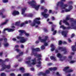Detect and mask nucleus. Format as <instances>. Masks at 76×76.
<instances>
[{"label":"nucleus","instance_id":"nucleus-28","mask_svg":"<svg viewBox=\"0 0 76 76\" xmlns=\"http://www.w3.org/2000/svg\"><path fill=\"white\" fill-rule=\"evenodd\" d=\"M50 58L51 60H53L54 61H56V58L54 57L51 56L50 57Z\"/></svg>","mask_w":76,"mask_h":76},{"label":"nucleus","instance_id":"nucleus-20","mask_svg":"<svg viewBox=\"0 0 76 76\" xmlns=\"http://www.w3.org/2000/svg\"><path fill=\"white\" fill-rule=\"evenodd\" d=\"M56 56L59 58L60 60V59L62 57V55L60 53H58L57 54Z\"/></svg>","mask_w":76,"mask_h":76},{"label":"nucleus","instance_id":"nucleus-30","mask_svg":"<svg viewBox=\"0 0 76 76\" xmlns=\"http://www.w3.org/2000/svg\"><path fill=\"white\" fill-rule=\"evenodd\" d=\"M70 63H71V64L72 63H75V61H72V60H69L68 61Z\"/></svg>","mask_w":76,"mask_h":76},{"label":"nucleus","instance_id":"nucleus-17","mask_svg":"<svg viewBox=\"0 0 76 76\" xmlns=\"http://www.w3.org/2000/svg\"><path fill=\"white\" fill-rule=\"evenodd\" d=\"M57 69V68L56 67L50 68H49V70H50V71H52V70L54 71L56 70Z\"/></svg>","mask_w":76,"mask_h":76},{"label":"nucleus","instance_id":"nucleus-5","mask_svg":"<svg viewBox=\"0 0 76 76\" xmlns=\"http://www.w3.org/2000/svg\"><path fill=\"white\" fill-rule=\"evenodd\" d=\"M25 63L26 64H28L29 66H31L32 65H34L36 64V60L35 59L32 60L31 61H25Z\"/></svg>","mask_w":76,"mask_h":76},{"label":"nucleus","instance_id":"nucleus-14","mask_svg":"<svg viewBox=\"0 0 76 76\" xmlns=\"http://www.w3.org/2000/svg\"><path fill=\"white\" fill-rule=\"evenodd\" d=\"M68 69H69V67H66L63 69V71L65 72L66 73H70V72H73V70L72 69L68 70Z\"/></svg>","mask_w":76,"mask_h":76},{"label":"nucleus","instance_id":"nucleus-52","mask_svg":"<svg viewBox=\"0 0 76 76\" xmlns=\"http://www.w3.org/2000/svg\"><path fill=\"white\" fill-rule=\"evenodd\" d=\"M15 51H16L17 52H19V50L17 49H16Z\"/></svg>","mask_w":76,"mask_h":76},{"label":"nucleus","instance_id":"nucleus-39","mask_svg":"<svg viewBox=\"0 0 76 76\" xmlns=\"http://www.w3.org/2000/svg\"><path fill=\"white\" fill-rule=\"evenodd\" d=\"M1 76H6V75L4 73H2L1 74Z\"/></svg>","mask_w":76,"mask_h":76},{"label":"nucleus","instance_id":"nucleus-21","mask_svg":"<svg viewBox=\"0 0 76 76\" xmlns=\"http://www.w3.org/2000/svg\"><path fill=\"white\" fill-rule=\"evenodd\" d=\"M4 42H6V43L4 44V46H5V47H7V46H8V45H9V44L6 42V41H7V39L4 38Z\"/></svg>","mask_w":76,"mask_h":76},{"label":"nucleus","instance_id":"nucleus-10","mask_svg":"<svg viewBox=\"0 0 76 76\" xmlns=\"http://www.w3.org/2000/svg\"><path fill=\"white\" fill-rule=\"evenodd\" d=\"M18 32L20 33V34H19L20 36L22 35H23V34H24L26 37H28V36L29 35V34L26 33V32L23 30H19Z\"/></svg>","mask_w":76,"mask_h":76},{"label":"nucleus","instance_id":"nucleus-51","mask_svg":"<svg viewBox=\"0 0 76 76\" xmlns=\"http://www.w3.org/2000/svg\"><path fill=\"white\" fill-rule=\"evenodd\" d=\"M68 40L69 42H72V40H70V39H68Z\"/></svg>","mask_w":76,"mask_h":76},{"label":"nucleus","instance_id":"nucleus-46","mask_svg":"<svg viewBox=\"0 0 76 76\" xmlns=\"http://www.w3.org/2000/svg\"><path fill=\"white\" fill-rule=\"evenodd\" d=\"M10 76H15V75L13 73H12L10 75Z\"/></svg>","mask_w":76,"mask_h":76},{"label":"nucleus","instance_id":"nucleus-44","mask_svg":"<svg viewBox=\"0 0 76 76\" xmlns=\"http://www.w3.org/2000/svg\"><path fill=\"white\" fill-rule=\"evenodd\" d=\"M22 54H23V52L21 53L20 54V55L19 56H17V58H18V57H19V56H22Z\"/></svg>","mask_w":76,"mask_h":76},{"label":"nucleus","instance_id":"nucleus-35","mask_svg":"<svg viewBox=\"0 0 76 76\" xmlns=\"http://www.w3.org/2000/svg\"><path fill=\"white\" fill-rule=\"evenodd\" d=\"M29 76V73H26L23 75V76Z\"/></svg>","mask_w":76,"mask_h":76},{"label":"nucleus","instance_id":"nucleus-27","mask_svg":"<svg viewBox=\"0 0 76 76\" xmlns=\"http://www.w3.org/2000/svg\"><path fill=\"white\" fill-rule=\"evenodd\" d=\"M0 16L2 17V18H4L6 17L5 15H3V14L2 12H0Z\"/></svg>","mask_w":76,"mask_h":76},{"label":"nucleus","instance_id":"nucleus-56","mask_svg":"<svg viewBox=\"0 0 76 76\" xmlns=\"http://www.w3.org/2000/svg\"><path fill=\"white\" fill-rule=\"evenodd\" d=\"M15 48H18L19 47V46L18 45H16L15 46Z\"/></svg>","mask_w":76,"mask_h":76},{"label":"nucleus","instance_id":"nucleus-18","mask_svg":"<svg viewBox=\"0 0 76 76\" xmlns=\"http://www.w3.org/2000/svg\"><path fill=\"white\" fill-rule=\"evenodd\" d=\"M50 46L51 48V51H54L55 48V46L54 45L52 44H51Z\"/></svg>","mask_w":76,"mask_h":76},{"label":"nucleus","instance_id":"nucleus-12","mask_svg":"<svg viewBox=\"0 0 76 76\" xmlns=\"http://www.w3.org/2000/svg\"><path fill=\"white\" fill-rule=\"evenodd\" d=\"M16 38L18 39H21V40H20V42H21V43H23L24 42H26V40L25 39V38L23 37H21L19 36H17Z\"/></svg>","mask_w":76,"mask_h":76},{"label":"nucleus","instance_id":"nucleus-37","mask_svg":"<svg viewBox=\"0 0 76 76\" xmlns=\"http://www.w3.org/2000/svg\"><path fill=\"white\" fill-rule=\"evenodd\" d=\"M41 50H44V49H45V46H44V45H42L41 47Z\"/></svg>","mask_w":76,"mask_h":76},{"label":"nucleus","instance_id":"nucleus-41","mask_svg":"<svg viewBox=\"0 0 76 76\" xmlns=\"http://www.w3.org/2000/svg\"><path fill=\"white\" fill-rule=\"evenodd\" d=\"M68 60H70L71 59H72V56H68Z\"/></svg>","mask_w":76,"mask_h":76},{"label":"nucleus","instance_id":"nucleus-60","mask_svg":"<svg viewBox=\"0 0 76 76\" xmlns=\"http://www.w3.org/2000/svg\"><path fill=\"white\" fill-rule=\"evenodd\" d=\"M9 61V59H5V61Z\"/></svg>","mask_w":76,"mask_h":76},{"label":"nucleus","instance_id":"nucleus-33","mask_svg":"<svg viewBox=\"0 0 76 76\" xmlns=\"http://www.w3.org/2000/svg\"><path fill=\"white\" fill-rule=\"evenodd\" d=\"M28 17H32L33 16V14H29L27 15Z\"/></svg>","mask_w":76,"mask_h":76},{"label":"nucleus","instance_id":"nucleus-64","mask_svg":"<svg viewBox=\"0 0 76 76\" xmlns=\"http://www.w3.org/2000/svg\"><path fill=\"white\" fill-rule=\"evenodd\" d=\"M52 12V11L51 10H49V13H51Z\"/></svg>","mask_w":76,"mask_h":76},{"label":"nucleus","instance_id":"nucleus-2","mask_svg":"<svg viewBox=\"0 0 76 76\" xmlns=\"http://www.w3.org/2000/svg\"><path fill=\"white\" fill-rule=\"evenodd\" d=\"M40 20V18H36L33 20V23L31 24L30 25L32 26H35L36 28L38 27L37 25L40 24V21H39Z\"/></svg>","mask_w":76,"mask_h":76},{"label":"nucleus","instance_id":"nucleus-22","mask_svg":"<svg viewBox=\"0 0 76 76\" xmlns=\"http://www.w3.org/2000/svg\"><path fill=\"white\" fill-rule=\"evenodd\" d=\"M8 22H9V20H7L5 21V22L2 23L1 24V26H2L3 25H6V24L7 23H8Z\"/></svg>","mask_w":76,"mask_h":76},{"label":"nucleus","instance_id":"nucleus-1","mask_svg":"<svg viewBox=\"0 0 76 76\" xmlns=\"http://www.w3.org/2000/svg\"><path fill=\"white\" fill-rule=\"evenodd\" d=\"M48 37L46 36L45 37L44 39H42V37H39L38 38V40H37L35 42L36 44H38L39 43L40 41L41 42H43L44 43V44L45 46H47L48 45V43L47 42L48 41Z\"/></svg>","mask_w":76,"mask_h":76},{"label":"nucleus","instance_id":"nucleus-45","mask_svg":"<svg viewBox=\"0 0 76 76\" xmlns=\"http://www.w3.org/2000/svg\"><path fill=\"white\" fill-rule=\"evenodd\" d=\"M20 70H21V71H23L25 70V69L23 68H20Z\"/></svg>","mask_w":76,"mask_h":76},{"label":"nucleus","instance_id":"nucleus-15","mask_svg":"<svg viewBox=\"0 0 76 76\" xmlns=\"http://www.w3.org/2000/svg\"><path fill=\"white\" fill-rule=\"evenodd\" d=\"M19 14V12L17 11H14L12 13V15L13 16H16Z\"/></svg>","mask_w":76,"mask_h":76},{"label":"nucleus","instance_id":"nucleus-59","mask_svg":"<svg viewBox=\"0 0 76 76\" xmlns=\"http://www.w3.org/2000/svg\"><path fill=\"white\" fill-rule=\"evenodd\" d=\"M23 45H21V46H20V47H21V48H23Z\"/></svg>","mask_w":76,"mask_h":76},{"label":"nucleus","instance_id":"nucleus-43","mask_svg":"<svg viewBox=\"0 0 76 76\" xmlns=\"http://www.w3.org/2000/svg\"><path fill=\"white\" fill-rule=\"evenodd\" d=\"M34 55L35 56H38V57H41V55H37V54H34Z\"/></svg>","mask_w":76,"mask_h":76},{"label":"nucleus","instance_id":"nucleus-58","mask_svg":"<svg viewBox=\"0 0 76 76\" xmlns=\"http://www.w3.org/2000/svg\"><path fill=\"white\" fill-rule=\"evenodd\" d=\"M52 64V63H50L48 64V66H51V65Z\"/></svg>","mask_w":76,"mask_h":76},{"label":"nucleus","instance_id":"nucleus-62","mask_svg":"<svg viewBox=\"0 0 76 76\" xmlns=\"http://www.w3.org/2000/svg\"><path fill=\"white\" fill-rule=\"evenodd\" d=\"M44 1L43 0H42L41 1V3H43V2H44Z\"/></svg>","mask_w":76,"mask_h":76},{"label":"nucleus","instance_id":"nucleus-6","mask_svg":"<svg viewBox=\"0 0 76 76\" xmlns=\"http://www.w3.org/2000/svg\"><path fill=\"white\" fill-rule=\"evenodd\" d=\"M57 49L58 50H55L56 53H58V51H59V50L61 51H63L64 52V54H66V53H67V50H66V49H64L62 47H58Z\"/></svg>","mask_w":76,"mask_h":76},{"label":"nucleus","instance_id":"nucleus-9","mask_svg":"<svg viewBox=\"0 0 76 76\" xmlns=\"http://www.w3.org/2000/svg\"><path fill=\"white\" fill-rule=\"evenodd\" d=\"M1 66H2V69L1 70V71L4 70L5 69H6V70H7V69H9L10 67V65L6 66L4 64H2Z\"/></svg>","mask_w":76,"mask_h":76},{"label":"nucleus","instance_id":"nucleus-23","mask_svg":"<svg viewBox=\"0 0 76 76\" xmlns=\"http://www.w3.org/2000/svg\"><path fill=\"white\" fill-rule=\"evenodd\" d=\"M32 53H33V52L34 51H40V50H39V48H37L36 49H32Z\"/></svg>","mask_w":76,"mask_h":76},{"label":"nucleus","instance_id":"nucleus-25","mask_svg":"<svg viewBox=\"0 0 76 76\" xmlns=\"http://www.w3.org/2000/svg\"><path fill=\"white\" fill-rule=\"evenodd\" d=\"M76 26V21L73 22L71 24V26L73 27L74 26Z\"/></svg>","mask_w":76,"mask_h":76},{"label":"nucleus","instance_id":"nucleus-29","mask_svg":"<svg viewBox=\"0 0 76 76\" xmlns=\"http://www.w3.org/2000/svg\"><path fill=\"white\" fill-rule=\"evenodd\" d=\"M26 24H28V21H25V23H22L20 26V27H22V26H23V25H25Z\"/></svg>","mask_w":76,"mask_h":76},{"label":"nucleus","instance_id":"nucleus-49","mask_svg":"<svg viewBox=\"0 0 76 76\" xmlns=\"http://www.w3.org/2000/svg\"><path fill=\"white\" fill-rule=\"evenodd\" d=\"M56 75H57L58 76H61V75L59 74V73L58 72H56Z\"/></svg>","mask_w":76,"mask_h":76},{"label":"nucleus","instance_id":"nucleus-13","mask_svg":"<svg viewBox=\"0 0 76 76\" xmlns=\"http://www.w3.org/2000/svg\"><path fill=\"white\" fill-rule=\"evenodd\" d=\"M69 19H70V15H68L66 20H64L63 21V23H65V25H67V26H69V24L67 22V20H69Z\"/></svg>","mask_w":76,"mask_h":76},{"label":"nucleus","instance_id":"nucleus-50","mask_svg":"<svg viewBox=\"0 0 76 76\" xmlns=\"http://www.w3.org/2000/svg\"><path fill=\"white\" fill-rule=\"evenodd\" d=\"M74 37H75V34H72L71 36V38H73Z\"/></svg>","mask_w":76,"mask_h":76},{"label":"nucleus","instance_id":"nucleus-7","mask_svg":"<svg viewBox=\"0 0 76 76\" xmlns=\"http://www.w3.org/2000/svg\"><path fill=\"white\" fill-rule=\"evenodd\" d=\"M66 7L65 8L62 9L61 8V9L62 10L61 11V13H64V12H70V10L71 9H72V6H69V9H65L66 8Z\"/></svg>","mask_w":76,"mask_h":76},{"label":"nucleus","instance_id":"nucleus-19","mask_svg":"<svg viewBox=\"0 0 76 76\" xmlns=\"http://www.w3.org/2000/svg\"><path fill=\"white\" fill-rule=\"evenodd\" d=\"M25 10H26V8L23 9L22 12V15H23L24 16H26V14H24V13H25Z\"/></svg>","mask_w":76,"mask_h":76},{"label":"nucleus","instance_id":"nucleus-57","mask_svg":"<svg viewBox=\"0 0 76 76\" xmlns=\"http://www.w3.org/2000/svg\"><path fill=\"white\" fill-rule=\"evenodd\" d=\"M31 71H34V68H31Z\"/></svg>","mask_w":76,"mask_h":76},{"label":"nucleus","instance_id":"nucleus-53","mask_svg":"<svg viewBox=\"0 0 76 76\" xmlns=\"http://www.w3.org/2000/svg\"><path fill=\"white\" fill-rule=\"evenodd\" d=\"M44 9V7H42L41 8V10H43V9Z\"/></svg>","mask_w":76,"mask_h":76},{"label":"nucleus","instance_id":"nucleus-48","mask_svg":"<svg viewBox=\"0 0 76 76\" xmlns=\"http://www.w3.org/2000/svg\"><path fill=\"white\" fill-rule=\"evenodd\" d=\"M62 44V42L61 41H59V45H61Z\"/></svg>","mask_w":76,"mask_h":76},{"label":"nucleus","instance_id":"nucleus-61","mask_svg":"<svg viewBox=\"0 0 76 76\" xmlns=\"http://www.w3.org/2000/svg\"><path fill=\"white\" fill-rule=\"evenodd\" d=\"M62 22V21H61H61H60V22H59V25H61V22Z\"/></svg>","mask_w":76,"mask_h":76},{"label":"nucleus","instance_id":"nucleus-11","mask_svg":"<svg viewBox=\"0 0 76 76\" xmlns=\"http://www.w3.org/2000/svg\"><path fill=\"white\" fill-rule=\"evenodd\" d=\"M48 10L47 9H45L44 10V12H42L41 14L42 15H43L45 18H47L48 17V14H47L46 13L47 12Z\"/></svg>","mask_w":76,"mask_h":76},{"label":"nucleus","instance_id":"nucleus-38","mask_svg":"<svg viewBox=\"0 0 76 76\" xmlns=\"http://www.w3.org/2000/svg\"><path fill=\"white\" fill-rule=\"evenodd\" d=\"M19 24H20V23H19V22H16L15 23V25L17 26H19Z\"/></svg>","mask_w":76,"mask_h":76},{"label":"nucleus","instance_id":"nucleus-40","mask_svg":"<svg viewBox=\"0 0 76 76\" xmlns=\"http://www.w3.org/2000/svg\"><path fill=\"white\" fill-rule=\"evenodd\" d=\"M72 3H73V2L72 1H68V4H72Z\"/></svg>","mask_w":76,"mask_h":76},{"label":"nucleus","instance_id":"nucleus-36","mask_svg":"<svg viewBox=\"0 0 76 76\" xmlns=\"http://www.w3.org/2000/svg\"><path fill=\"white\" fill-rule=\"evenodd\" d=\"M45 72L46 73V74H49V73H50V71H49L48 70H46L45 71Z\"/></svg>","mask_w":76,"mask_h":76},{"label":"nucleus","instance_id":"nucleus-32","mask_svg":"<svg viewBox=\"0 0 76 76\" xmlns=\"http://www.w3.org/2000/svg\"><path fill=\"white\" fill-rule=\"evenodd\" d=\"M60 28H63V29H66V27H64V26L62 25L60 27Z\"/></svg>","mask_w":76,"mask_h":76},{"label":"nucleus","instance_id":"nucleus-54","mask_svg":"<svg viewBox=\"0 0 76 76\" xmlns=\"http://www.w3.org/2000/svg\"><path fill=\"white\" fill-rule=\"evenodd\" d=\"M12 40L15 41H16V39L15 38H14L12 39Z\"/></svg>","mask_w":76,"mask_h":76},{"label":"nucleus","instance_id":"nucleus-3","mask_svg":"<svg viewBox=\"0 0 76 76\" xmlns=\"http://www.w3.org/2000/svg\"><path fill=\"white\" fill-rule=\"evenodd\" d=\"M28 3L29 4H30L32 7H34L35 9L37 10H38L39 9V5L36 6L35 4H36V1L34 0H32L31 1H30L28 2Z\"/></svg>","mask_w":76,"mask_h":76},{"label":"nucleus","instance_id":"nucleus-31","mask_svg":"<svg viewBox=\"0 0 76 76\" xmlns=\"http://www.w3.org/2000/svg\"><path fill=\"white\" fill-rule=\"evenodd\" d=\"M41 63V62L40 61L39 62L37 63V67H39V66H40Z\"/></svg>","mask_w":76,"mask_h":76},{"label":"nucleus","instance_id":"nucleus-4","mask_svg":"<svg viewBox=\"0 0 76 76\" xmlns=\"http://www.w3.org/2000/svg\"><path fill=\"white\" fill-rule=\"evenodd\" d=\"M65 0H61L60 1L57 3V6H59L62 9H65L66 7H67L68 5L67 4H65L63 5V2L65 1Z\"/></svg>","mask_w":76,"mask_h":76},{"label":"nucleus","instance_id":"nucleus-26","mask_svg":"<svg viewBox=\"0 0 76 76\" xmlns=\"http://www.w3.org/2000/svg\"><path fill=\"white\" fill-rule=\"evenodd\" d=\"M47 74L43 72H40L39 73V75H42V76H47Z\"/></svg>","mask_w":76,"mask_h":76},{"label":"nucleus","instance_id":"nucleus-47","mask_svg":"<svg viewBox=\"0 0 76 76\" xmlns=\"http://www.w3.org/2000/svg\"><path fill=\"white\" fill-rule=\"evenodd\" d=\"M56 33H57V31L55 30L54 31V32L53 33V35H54L55 34H56Z\"/></svg>","mask_w":76,"mask_h":76},{"label":"nucleus","instance_id":"nucleus-55","mask_svg":"<svg viewBox=\"0 0 76 76\" xmlns=\"http://www.w3.org/2000/svg\"><path fill=\"white\" fill-rule=\"evenodd\" d=\"M44 31L45 32H48V30H47V29H44Z\"/></svg>","mask_w":76,"mask_h":76},{"label":"nucleus","instance_id":"nucleus-24","mask_svg":"<svg viewBox=\"0 0 76 76\" xmlns=\"http://www.w3.org/2000/svg\"><path fill=\"white\" fill-rule=\"evenodd\" d=\"M67 58L66 56H64L63 57H62L60 59V61H63L64 60H66Z\"/></svg>","mask_w":76,"mask_h":76},{"label":"nucleus","instance_id":"nucleus-34","mask_svg":"<svg viewBox=\"0 0 76 76\" xmlns=\"http://www.w3.org/2000/svg\"><path fill=\"white\" fill-rule=\"evenodd\" d=\"M55 27H56V25H53L52 27L51 28V31H54V28H55Z\"/></svg>","mask_w":76,"mask_h":76},{"label":"nucleus","instance_id":"nucleus-42","mask_svg":"<svg viewBox=\"0 0 76 76\" xmlns=\"http://www.w3.org/2000/svg\"><path fill=\"white\" fill-rule=\"evenodd\" d=\"M3 3H7L8 2V0H3Z\"/></svg>","mask_w":76,"mask_h":76},{"label":"nucleus","instance_id":"nucleus-63","mask_svg":"<svg viewBox=\"0 0 76 76\" xmlns=\"http://www.w3.org/2000/svg\"><path fill=\"white\" fill-rule=\"evenodd\" d=\"M2 55H3V53H0V56H2Z\"/></svg>","mask_w":76,"mask_h":76},{"label":"nucleus","instance_id":"nucleus-8","mask_svg":"<svg viewBox=\"0 0 76 76\" xmlns=\"http://www.w3.org/2000/svg\"><path fill=\"white\" fill-rule=\"evenodd\" d=\"M12 29L5 28L4 29L2 32V33H3V34H4L6 31H7L8 32H13V31H15V27L14 26H12Z\"/></svg>","mask_w":76,"mask_h":76},{"label":"nucleus","instance_id":"nucleus-16","mask_svg":"<svg viewBox=\"0 0 76 76\" xmlns=\"http://www.w3.org/2000/svg\"><path fill=\"white\" fill-rule=\"evenodd\" d=\"M61 34L62 35H63L64 37H66V35H67V32L63 31H61Z\"/></svg>","mask_w":76,"mask_h":76}]
</instances>
